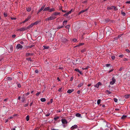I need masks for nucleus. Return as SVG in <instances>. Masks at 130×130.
<instances>
[{"mask_svg": "<svg viewBox=\"0 0 130 130\" xmlns=\"http://www.w3.org/2000/svg\"><path fill=\"white\" fill-rule=\"evenodd\" d=\"M106 34L109 35L112 34L113 31L111 28L109 27H106Z\"/></svg>", "mask_w": 130, "mask_h": 130, "instance_id": "1", "label": "nucleus"}, {"mask_svg": "<svg viewBox=\"0 0 130 130\" xmlns=\"http://www.w3.org/2000/svg\"><path fill=\"white\" fill-rule=\"evenodd\" d=\"M102 126L104 128L106 129L107 127H108L107 123L106 122H104L101 124Z\"/></svg>", "mask_w": 130, "mask_h": 130, "instance_id": "2", "label": "nucleus"}, {"mask_svg": "<svg viewBox=\"0 0 130 130\" xmlns=\"http://www.w3.org/2000/svg\"><path fill=\"white\" fill-rule=\"evenodd\" d=\"M8 49V51L9 52L11 53L13 51V46L12 45H9V46L7 47Z\"/></svg>", "mask_w": 130, "mask_h": 130, "instance_id": "3", "label": "nucleus"}, {"mask_svg": "<svg viewBox=\"0 0 130 130\" xmlns=\"http://www.w3.org/2000/svg\"><path fill=\"white\" fill-rule=\"evenodd\" d=\"M56 17L55 16H52L46 19V21L51 20L56 18Z\"/></svg>", "mask_w": 130, "mask_h": 130, "instance_id": "4", "label": "nucleus"}, {"mask_svg": "<svg viewBox=\"0 0 130 130\" xmlns=\"http://www.w3.org/2000/svg\"><path fill=\"white\" fill-rule=\"evenodd\" d=\"M23 47L22 45H21L20 44H19L17 45L16 47V48L17 49L21 50Z\"/></svg>", "mask_w": 130, "mask_h": 130, "instance_id": "5", "label": "nucleus"}, {"mask_svg": "<svg viewBox=\"0 0 130 130\" xmlns=\"http://www.w3.org/2000/svg\"><path fill=\"white\" fill-rule=\"evenodd\" d=\"M112 81H111L110 82V84L112 85L114 84L116 81V80L115 79L114 77H112Z\"/></svg>", "mask_w": 130, "mask_h": 130, "instance_id": "6", "label": "nucleus"}, {"mask_svg": "<svg viewBox=\"0 0 130 130\" xmlns=\"http://www.w3.org/2000/svg\"><path fill=\"white\" fill-rule=\"evenodd\" d=\"M61 41L63 43H65L67 41V39L64 37H62L61 38Z\"/></svg>", "mask_w": 130, "mask_h": 130, "instance_id": "7", "label": "nucleus"}, {"mask_svg": "<svg viewBox=\"0 0 130 130\" xmlns=\"http://www.w3.org/2000/svg\"><path fill=\"white\" fill-rule=\"evenodd\" d=\"M48 34V38H51L50 40H53V38L51 34V33L49 32Z\"/></svg>", "mask_w": 130, "mask_h": 130, "instance_id": "8", "label": "nucleus"}, {"mask_svg": "<svg viewBox=\"0 0 130 130\" xmlns=\"http://www.w3.org/2000/svg\"><path fill=\"white\" fill-rule=\"evenodd\" d=\"M27 29V27H23L22 28H21L19 29L18 30V31L19 30L20 31H24L25 30H26Z\"/></svg>", "mask_w": 130, "mask_h": 130, "instance_id": "9", "label": "nucleus"}, {"mask_svg": "<svg viewBox=\"0 0 130 130\" xmlns=\"http://www.w3.org/2000/svg\"><path fill=\"white\" fill-rule=\"evenodd\" d=\"M102 84L100 82L98 83L96 85H95L94 87L98 88L100 85H101Z\"/></svg>", "mask_w": 130, "mask_h": 130, "instance_id": "10", "label": "nucleus"}, {"mask_svg": "<svg viewBox=\"0 0 130 130\" xmlns=\"http://www.w3.org/2000/svg\"><path fill=\"white\" fill-rule=\"evenodd\" d=\"M77 127V126L76 125H75L71 127V129L73 130L74 129L76 128Z\"/></svg>", "mask_w": 130, "mask_h": 130, "instance_id": "11", "label": "nucleus"}, {"mask_svg": "<svg viewBox=\"0 0 130 130\" xmlns=\"http://www.w3.org/2000/svg\"><path fill=\"white\" fill-rule=\"evenodd\" d=\"M63 124H67V121L65 119H62L61 120Z\"/></svg>", "mask_w": 130, "mask_h": 130, "instance_id": "12", "label": "nucleus"}, {"mask_svg": "<svg viewBox=\"0 0 130 130\" xmlns=\"http://www.w3.org/2000/svg\"><path fill=\"white\" fill-rule=\"evenodd\" d=\"M72 10H71L70 11L68 12L65 13L63 15V16L66 17L69 14L71 13L72 12Z\"/></svg>", "mask_w": 130, "mask_h": 130, "instance_id": "13", "label": "nucleus"}, {"mask_svg": "<svg viewBox=\"0 0 130 130\" xmlns=\"http://www.w3.org/2000/svg\"><path fill=\"white\" fill-rule=\"evenodd\" d=\"M26 9L27 11L29 12L31 10V7H27L26 8Z\"/></svg>", "mask_w": 130, "mask_h": 130, "instance_id": "14", "label": "nucleus"}, {"mask_svg": "<svg viewBox=\"0 0 130 130\" xmlns=\"http://www.w3.org/2000/svg\"><path fill=\"white\" fill-rule=\"evenodd\" d=\"M50 7H45L43 9V11H49L50 10Z\"/></svg>", "mask_w": 130, "mask_h": 130, "instance_id": "15", "label": "nucleus"}, {"mask_svg": "<svg viewBox=\"0 0 130 130\" xmlns=\"http://www.w3.org/2000/svg\"><path fill=\"white\" fill-rule=\"evenodd\" d=\"M74 90L73 89L68 90L67 91V92L69 93H70L73 91Z\"/></svg>", "mask_w": 130, "mask_h": 130, "instance_id": "16", "label": "nucleus"}, {"mask_svg": "<svg viewBox=\"0 0 130 130\" xmlns=\"http://www.w3.org/2000/svg\"><path fill=\"white\" fill-rule=\"evenodd\" d=\"M55 9L54 8H52L50 9V10H49V12H52L53 11H55Z\"/></svg>", "mask_w": 130, "mask_h": 130, "instance_id": "17", "label": "nucleus"}, {"mask_svg": "<svg viewBox=\"0 0 130 130\" xmlns=\"http://www.w3.org/2000/svg\"><path fill=\"white\" fill-rule=\"evenodd\" d=\"M34 25V24H33V23L31 24L30 25H29L28 27H27V29H29V28H31V27H32Z\"/></svg>", "mask_w": 130, "mask_h": 130, "instance_id": "18", "label": "nucleus"}, {"mask_svg": "<svg viewBox=\"0 0 130 130\" xmlns=\"http://www.w3.org/2000/svg\"><path fill=\"white\" fill-rule=\"evenodd\" d=\"M113 8V6H111L110 7H108L107 9L108 10H112Z\"/></svg>", "mask_w": 130, "mask_h": 130, "instance_id": "19", "label": "nucleus"}, {"mask_svg": "<svg viewBox=\"0 0 130 130\" xmlns=\"http://www.w3.org/2000/svg\"><path fill=\"white\" fill-rule=\"evenodd\" d=\"M60 12H55L53 13V15H54L55 16L57 15H59L60 14Z\"/></svg>", "mask_w": 130, "mask_h": 130, "instance_id": "20", "label": "nucleus"}, {"mask_svg": "<svg viewBox=\"0 0 130 130\" xmlns=\"http://www.w3.org/2000/svg\"><path fill=\"white\" fill-rule=\"evenodd\" d=\"M125 98L126 99H128L130 97V94H127L125 95Z\"/></svg>", "mask_w": 130, "mask_h": 130, "instance_id": "21", "label": "nucleus"}, {"mask_svg": "<svg viewBox=\"0 0 130 130\" xmlns=\"http://www.w3.org/2000/svg\"><path fill=\"white\" fill-rule=\"evenodd\" d=\"M83 83H81L79 84L78 85V87H81L83 85Z\"/></svg>", "mask_w": 130, "mask_h": 130, "instance_id": "22", "label": "nucleus"}, {"mask_svg": "<svg viewBox=\"0 0 130 130\" xmlns=\"http://www.w3.org/2000/svg\"><path fill=\"white\" fill-rule=\"evenodd\" d=\"M64 25H63L62 26H58L57 28L58 29H60V28H63V27H64Z\"/></svg>", "mask_w": 130, "mask_h": 130, "instance_id": "23", "label": "nucleus"}, {"mask_svg": "<svg viewBox=\"0 0 130 130\" xmlns=\"http://www.w3.org/2000/svg\"><path fill=\"white\" fill-rule=\"evenodd\" d=\"M127 117V116L126 115H123L121 117V118L122 119H125Z\"/></svg>", "mask_w": 130, "mask_h": 130, "instance_id": "24", "label": "nucleus"}, {"mask_svg": "<svg viewBox=\"0 0 130 130\" xmlns=\"http://www.w3.org/2000/svg\"><path fill=\"white\" fill-rule=\"evenodd\" d=\"M43 47H44V49H48L49 48V47L47 46L44 45L43 46Z\"/></svg>", "mask_w": 130, "mask_h": 130, "instance_id": "25", "label": "nucleus"}, {"mask_svg": "<svg viewBox=\"0 0 130 130\" xmlns=\"http://www.w3.org/2000/svg\"><path fill=\"white\" fill-rule=\"evenodd\" d=\"M29 115H27L26 117V119L27 121H28L29 120Z\"/></svg>", "mask_w": 130, "mask_h": 130, "instance_id": "26", "label": "nucleus"}, {"mask_svg": "<svg viewBox=\"0 0 130 130\" xmlns=\"http://www.w3.org/2000/svg\"><path fill=\"white\" fill-rule=\"evenodd\" d=\"M68 22V21L67 20H64L63 22V25H64V24H65V25H66L67 22Z\"/></svg>", "mask_w": 130, "mask_h": 130, "instance_id": "27", "label": "nucleus"}, {"mask_svg": "<svg viewBox=\"0 0 130 130\" xmlns=\"http://www.w3.org/2000/svg\"><path fill=\"white\" fill-rule=\"evenodd\" d=\"M59 117H55L54 118V120L55 121H56L57 120H58Z\"/></svg>", "mask_w": 130, "mask_h": 130, "instance_id": "28", "label": "nucleus"}, {"mask_svg": "<svg viewBox=\"0 0 130 130\" xmlns=\"http://www.w3.org/2000/svg\"><path fill=\"white\" fill-rule=\"evenodd\" d=\"M31 18V17L30 16H29L27 19H26L25 20V21L26 22L29 19Z\"/></svg>", "mask_w": 130, "mask_h": 130, "instance_id": "29", "label": "nucleus"}, {"mask_svg": "<svg viewBox=\"0 0 130 130\" xmlns=\"http://www.w3.org/2000/svg\"><path fill=\"white\" fill-rule=\"evenodd\" d=\"M41 101L42 102H44L46 100L45 98H42L41 99Z\"/></svg>", "mask_w": 130, "mask_h": 130, "instance_id": "30", "label": "nucleus"}, {"mask_svg": "<svg viewBox=\"0 0 130 130\" xmlns=\"http://www.w3.org/2000/svg\"><path fill=\"white\" fill-rule=\"evenodd\" d=\"M101 100L100 99H99L97 101V103L98 105H99L100 103Z\"/></svg>", "mask_w": 130, "mask_h": 130, "instance_id": "31", "label": "nucleus"}, {"mask_svg": "<svg viewBox=\"0 0 130 130\" xmlns=\"http://www.w3.org/2000/svg\"><path fill=\"white\" fill-rule=\"evenodd\" d=\"M75 116L77 117H79L81 116V115L79 113H77L76 114Z\"/></svg>", "mask_w": 130, "mask_h": 130, "instance_id": "32", "label": "nucleus"}, {"mask_svg": "<svg viewBox=\"0 0 130 130\" xmlns=\"http://www.w3.org/2000/svg\"><path fill=\"white\" fill-rule=\"evenodd\" d=\"M44 7H42L39 10V12H41L42 10L44 9Z\"/></svg>", "mask_w": 130, "mask_h": 130, "instance_id": "33", "label": "nucleus"}, {"mask_svg": "<svg viewBox=\"0 0 130 130\" xmlns=\"http://www.w3.org/2000/svg\"><path fill=\"white\" fill-rule=\"evenodd\" d=\"M7 79L8 80H11L12 79V78L11 77H7Z\"/></svg>", "mask_w": 130, "mask_h": 130, "instance_id": "34", "label": "nucleus"}, {"mask_svg": "<svg viewBox=\"0 0 130 130\" xmlns=\"http://www.w3.org/2000/svg\"><path fill=\"white\" fill-rule=\"evenodd\" d=\"M26 56H30V53H26Z\"/></svg>", "mask_w": 130, "mask_h": 130, "instance_id": "35", "label": "nucleus"}, {"mask_svg": "<svg viewBox=\"0 0 130 130\" xmlns=\"http://www.w3.org/2000/svg\"><path fill=\"white\" fill-rule=\"evenodd\" d=\"M44 114L45 115V116L46 117H48L50 115V113H48L47 114H46L45 113H44Z\"/></svg>", "mask_w": 130, "mask_h": 130, "instance_id": "36", "label": "nucleus"}, {"mask_svg": "<svg viewBox=\"0 0 130 130\" xmlns=\"http://www.w3.org/2000/svg\"><path fill=\"white\" fill-rule=\"evenodd\" d=\"M25 100V98L24 97H23L22 98V100L21 101H22L23 102H24Z\"/></svg>", "mask_w": 130, "mask_h": 130, "instance_id": "37", "label": "nucleus"}, {"mask_svg": "<svg viewBox=\"0 0 130 130\" xmlns=\"http://www.w3.org/2000/svg\"><path fill=\"white\" fill-rule=\"evenodd\" d=\"M121 14L124 16H125L126 15V14L125 13L123 12L122 11H121Z\"/></svg>", "mask_w": 130, "mask_h": 130, "instance_id": "38", "label": "nucleus"}, {"mask_svg": "<svg viewBox=\"0 0 130 130\" xmlns=\"http://www.w3.org/2000/svg\"><path fill=\"white\" fill-rule=\"evenodd\" d=\"M86 49L84 48V49L82 50L81 51V52L82 53H84V52H85L86 51Z\"/></svg>", "mask_w": 130, "mask_h": 130, "instance_id": "39", "label": "nucleus"}, {"mask_svg": "<svg viewBox=\"0 0 130 130\" xmlns=\"http://www.w3.org/2000/svg\"><path fill=\"white\" fill-rule=\"evenodd\" d=\"M4 15L5 17H6L7 16V13L5 12L4 13Z\"/></svg>", "mask_w": 130, "mask_h": 130, "instance_id": "40", "label": "nucleus"}, {"mask_svg": "<svg viewBox=\"0 0 130 130\" xmlns=\"http://www.w3.org/2000/svg\"><path fill=\"white\" fill-rule=\"evenodd\" d=\"M115 11H117L118 10V9L117 8V7L113 6V8Z\"/></svg>", "mask_w": 130, "mask_h": 130, "instance_id": "41", "label": "nucleus"}, {"mask_svg": "<svg viewBox=\"0 0 130 130\" xmlns=\"http://www.w3.org/2000/svg\"><path fill=\"white\" fill-rule=\"evenodd\" d=\"M113 100H114V101L115 102H117V101H118V99H117L116 98H114Z\"/></svg>", "mask_w": 130, "mask_h": 130, "instance_id": "42", "label": "nucleus"}, {"mask_svg": "<svg viewBox=\"0 0 130 130\" xmlns=\"http://www.w3.org/2000/svg\"><path fill=\"white\" fill-rule=\"evenodd\" d=\"M62 88L61 87L58 90V91L60 92H61L62 91L61 90Z\"/></svg>", "mask_w": 130, "mask_h": 130, "instance_id": "43", "label": "nucleus"}, {"mask_svg": "<svg viewBox=\"0 0 130 130\" xmlns=\"http://www.w3.org/2000/svg\"><path fill=\"white\" fill-rule=\"evenodd\" d=\"M72 41H73L74 42H76L77 41V39L75 38L72 39Z\"/></svg>", "mask_w": 130, "mask_h": 130, "instance_id": "44", "label": "nucleus"}, {"mask_svg": "<svg viewBox=\"0 0 130 130\" xmlns=\"http://www.w3.org/2000/svg\"><path fill=\"white\" fill-rule=\"evenodd\" d=\"M106 92L108 94H111V92L108 90H106Z\"/></svg>", "mask_w": 130, "mask_h": 130, "instance_id": "45", "label": "nucleus"}, {"mask_svg": "<svg viewBox=\"0 0 130 130\" xmlns=\"http://www.w3.org/2000/svg\"><path fill=\"white\" fill-rule=\"evenodd\" d=\"M26 59L28 61H31V59L30 58H26Z\"/></svg>", "mask_w": 130, "mask_h": 130, "instance_id": "46", "label": "nucleus"}, {"mask_svg": "<svg viewBox=\"0 0 130 130\" xmlns=\"http://www.w3.org/2000/svg\"><path fill=\"white\" fill-rule=\"evenodd\" d=\"M38 22H39L38 21H36L33 23L34 24V25H36L38 23Z\"/></svg>", "mask_w": 130, "mask_h": 130, "instance_id": "47", "label": "nucleus"}, {"mask_svg": "<svg viewBox=\"0 0 130 130\" xmlns=\"http://www.w3.org/2000/svg\"><path fill=\"white\" fill-rule=\"evenodd\" d=\"M70 27V25H67L65 26V28H69Z\"/></svg>", "mask_w": 130, "mask_h": 130, "instance_id": "48", "label": "nucleus"}, {"mask_svg": "<svg viewBox=\"0 0 130 130\" xmlns=\"http://www.w3.org/2000/svg\"><path fill=\"white\" fill-rule=\"evenodd\" d=\"M79 70L78 69H75V71L77 72H78L79 71Z\"/></svg>", "mask_w": 130, "mask_h": 130, "instance_id": "49", "label": "nucleus"}, {"mask_svg": "<svg viewBox=\"0 0 130 130\" xmlns=\"http://www.w3.org/2000/svg\"><path fill=\"white\" fill-rule=\"evenodd\" d=\"M88 67H86L85 68H83L82 69L83 70H85L87 69H88Z\"/></svg>", "mask_w": 130, "mask_h": 130, "instance_id": "50", "label": "nucleus"}, {"mask_svg": "<svg viewBox=\"0 0 130 130\" xmlns=\"http://www.w3.org/2000/svg\"><path fill=\"white\" fill-rule=\"evenodd\" d=\"M17 85L18 87L19 88H20L21 87V85L20 84H18Z\"/></svg>", "mask_w": 130, "mask_h": 130, "instance_id": "51", "label": "nucleus"}, {"mask_svg": "<svg viewBox=\"0 0 130 130\" xmlns=\"http://www.w3.org/2000/svg\"><path fill=\"white\" fill-rule=\"evenodd\" d=\"M115 58V57L114 56H112L111 57V58L112 60H113Z\"/></svg>", "mask_w": 130, "mask_h": 130, "instance_id": "52", "label": "nucleus"}, {"mask_svg": "<svg viewBox=\"0 0 130 130\" xmlns=\"http://www.w3.org/2000/svg\"><path fill=\"white\" fill-rule=\"evenodd\" d=\"M110 64H106V66L107 67H109V66H110Z\"/></svg>", "mask_w": 130, "mask_h": 130, "instance_id": "53", "label": "nucleus"}, {"mask_svg": "<svg viewBox=\"0 0 130 130\" xmlns=\"http://www.w3.org/2000/svg\"><path fill=\"white\" fill-rule=\"evenodd\" d=\"M126 51L127 53H129L130 52V51L128 49H126Z\"/></svg>", "mask_w": 130, "mask_h": 130, "instance_id": "54", "label": "nucleus"}, {"mask_svg": "<svg viewBox=\"0 0 130 130\" xmlns=\"http://www.w3.org/2000/svg\"><path fill=\"white\" fill-rule=\"evenodd\" d=\"M28 103H27V104H26L24 105V106L25 107H27L28 106Z\"/></svg>", "mask_w": 130, "mask_h": 130, "instance_id": "55", "label": "nucleus"}, {"mask_svg": "<svg viewBox=\"0 0 130 130\" xmlns=\"http://www.w3.org/2000/svg\"><path fill=\"white\" fill-rule=\"evenodd\" d=\"M40 92H38L36 93V96H38L39 95V94H40Z\"/></svg>", "mask_w": 130, "mask_h": 130, "instance_id": "56", "label": "nucleus"}, {"mask_svg": "<svg viewBox=\"0 0 130 130\" xmlns=\"http://www.w3.org/2000/svg\"><path fill=\"white\" fill-rule=\"evenodd\" d=\"M78 72L79 73H80V74H81V75L83 74V73H82V72L80 71H79H79Z\"/></svg>", "mask_w": 130, "mask_h": 130, "instance_id": "57", "label": "nucleus"}, {"mask_svg": "<svg viewBox=\"0 0 130 130\" xmlns=\"http://www.w3.org/2000/svg\"><path fill=\"white\" fill-rule=\"evenodd\" d=\"M78 72L79 73H80V74H81V75L83 74V73H82V72L80 71H79H79Z\"/></svg>", "mask_w": 130, "mask_h": 130, "instance_id": "58", "label": "nucleus"}, {"mask_svg": "<svg viewBox=\"0 0 130 130\" xmlns=\"http://www.w3.org/2000/svg\"><path fill=\"white\" fill-rule=\"evenodd\" d=\"M34 46V45H31L29 46V48H31Z\"/></svg>", "mask_w": 130, "mask_h": 130, "instance_id": "59", "label": "nucleus"}, {"mask_svg": "<svg viewBox=\"0 0 130 130\" xmlns=\"http://www.w3.org/2000/svg\"><path fill=\"white\" fill-rule=\"evenodd\" d=\"M73 79V77H71V79H70V81H72Z\"/></svg>", "mask_w": 130, "mask_h": 130, "instance_id": "60", "label": "nucleus"}, {"mask_svg": "<svg viewBox=\"0 0 130 130\" xmlns=\"http://www.w3.org/2000/svg\"><path fill=\"white\" fill-rule=\"evenodd\" d=\"M123 69V68L122 67H121L120 69H119V71H122V69Z\"/></svg>", "mask_w": 130, "mask_h": 130, "instance_id": "61", "label": "nucleus"}, {"mask_svg": "<svg viewBox=\"0 0 130 130\" xmlns=\"http://www.w3.org/2000/svg\"><path fill=\"white\" fill-rule=\"evenodd\" d=\"M113 69H112L111 70H109V73L113 71Z\"/></svg>", "mask_w": 130, "mask_h": 130, "instance_id": "62", "label": "nucleus"}, {"mask_svg": "<svg viewBox=\"0 0 130 130\" xmlns=\"http://www.w3.org/2000/svg\"><path fill=\"white\" fill-rule=\"evenodd\" d=\"M16 36V35H13L12 36V37L13 38H15Z\"/></svg>", "mask_w": 130, "mask_h": 130, "instance_id": "63", "label": "nucleus"}, {"mask_svg": "<svg viewBox=\"0 0 130 130\" xmlns=\"http://www.w3.org/2000/svg\"><path fill=\"white\" fill-rule=\"evenodd\" d=\"M85 12V11L84 10H83L80 11V13H83Z\"/></svg>", "mask_w": 130, "mask_h": 130, "instance_id": "64", "label": "nucleus"}]
</instances>
